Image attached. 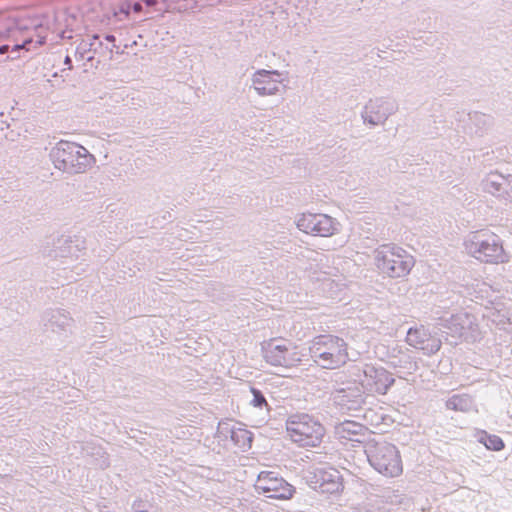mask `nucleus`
<instances>
[{"label": "nucleus", "mask_w": 512, "mask_h": 512, "mask_svg": "<svg viewBox=\"0 0 512 512\" xmlns=\"http://www.w3.org/2000/svg\"><path fill=\"white\" fill-rule=\"evenodd\" d=\"M158 0H147L146 3L147 5H152V4H155L157 3Z\"/></svg>", "instance_id": "nucleus-20"}, {"label": "nucleus", "mask_w": 512, "mask_h": 512, "mask_svg": "<svg viewBox=\"0 0 512 512\" xmlns=\"http://www.w3.org/2000/svg\"><path fill=\"white\" fill-rule=\"evenodd\" d=\"M44 43L45 37L37 34L36 29L13 28L9 31L8 43L0 46V54L16 53V58L21 56V51H35Z\"/></svg>", "instance_id": "nucleus-6"}, {"label": "nucleus", "mask_w": 512, "mask_h": 512, "mask_svg": "<svg viewBox=\"0 0 512 512\" xmlns=\"http://www.w3.org/2000/svg\"><path fill=\"white\" fill-rule=\"evenodd\" d=\"M478 441L488 450L492 451H501L505 447L503 440L499 436L489 434L486 431L478 432Z\"/></svg>", "instance_id": "nucleus-16"}, {"label": "nucleus", "mask_w": 512, "mask_h": 512, "mask_svg": "<svg viewBox=\"0 0 512 512\" xmlns=\"http://www.w3.org/2000/svg\"><path fill=\"white\" fill-rule=\"evenodd\" d=\"M474 255L478 260L486 263L498 264L508 261L502 244L495 236L479 243L474 250Z\"/></svg>", "instance_id": "nucleus-11"}, {"label": "nucleus", "mask_w": 512, "mask_h": 512, "mask_svg": "<svg viewBox=\"0 0 512 512\" xmlns=\"http://www.w3.org/2000/svg\"><path fill=\"white\" fill-rule=\"evenodd\" d=\"M140 9H141L140 4H135V5H134V10H135V11H139Z\"/></svg>", "instance_id": "nucleus-21"}, {"label": "nucleus", "mask_w": 512, "mask_h": 512, "mask_svg": "<svg viewBox=\"0 0 512 512\" xmlns=\"http://www.w3.org/2000/svg\"><path fill=\"white\" fill-rule=\"evenodd\" d=\"M239 432H240V433H242L243 435L247 436V439H248L249 441H251V438H250V436L248 435V434H249V432H248V431H246V430H239Z\"/></svg>", "instance_id": "nucleus-19"}, {"label": "nucleus", "mask_w": 512, "mask_h": 512, "mask_svg": "<svg viewBox=\"0 0 512 512\" xmlns=\"http://www.w3.org/2000/svg\"><path fill=\"white\" fill-rule=\"evenodd\" d=\"M315 363L324 369H339L349 361L348 344L335 335H319L310 345Z\"/></svg>", "instance_id": "nucleus-2"}, {"label": "nucleus", "mask_w": 512, "mask_h": 512, "mask_svg": "<svg viewBox=\"0 0 512 512\" xmlns=\"http://www.w3.org/2000/svg\"><path fill=\"white\" fill-rule=\"evenodd\" d=\"M277 77H279L277 72H270L266 70L257 72L253 80L255 90L260 95L275 94L280 86V81L276 79Z\"/></svg>", "instance_id": "nucleus-15"}, {"label": "nucleus", "mask_w": 512, "mask_h": 512, "mask_svg": "<svg viewBox=\"0 0 512 512\" xmlns=\"http://www.w3.org/2000/svg\"><path fill=\"white\" fill-rule=\"evenodd\" d=\"M236 435H237V434H236L235 432H233L232 438H235V437H236Z\"/></svg>", "instance_id": "nucleus-22"}, {"label": "nucleus", "mask_w": 512, "mask_h": 512, "mask_svg": "<svg viewBox=\"0 0 512 512\" xmlns=\"http://www.w3.org/2000/svg\"><path fill=\"white\" fill-rule=\"evenodd\" d=\"M368 460L385 477H398L403 472L401 456L394 445L375 444L369 450Z\"/></svg>", "instance_id": "nucleus-5"}, {"label": "nucleus", "mask_w": 512, "mask_h": 512, "mask_svg": "<svg viewBox=\"0 0 512 512\" xmlns=\"http://www.w3.org/2000/svg\"><path fill=\"white\" fill-rule=\"evenodd\" d=\"M406 341L410 346L431 355L439 351L441 342L433 337L424 327L409 329Z\"/></svg>", "instance_id": "nucleus-12"}, {"label": "nucleus", "mask_w": 512, "mask_h": 512, "mask_svg": "<svg viewBox=\"0 0 512 512\" xmlns=\"http://www.w3.org/2000/svg\"><path fill=\"white\" fill-rule=\"evenodd\" d=\"M55 166L63 171L83 172L93 162L87 149L71 142H60L53 151Z\"/></svg>", "instance_id": "nucleus-4"}, {"label": "nucleus", "mask_w": 512, "mask_h": 512, "mask_svg": "<svg viewBox=\"0 0 512 512\" xmlns=\"http://www.w3.org/2000/svg\"><path fill=\"white\" fill-rule=\"evenodd\" d=\"M285 428L288 438L298 447L305 449L320 447L326 435L324 425L307 413L289 416Z\"/></svg>", "instance_id": "nucleus-1"}, {"label": "nucleus", "mask_w": 512, "mask_h": 512, "mask_svg": "<svg viewBox=\"0 0 512 512\" xmlns=\"http://www.w3.org/2000/svg\"><path fill=\"white\" fill-rule=\"evenodd\" d=\"M264 357L267 363L286 368L293 367L301 361L297 353L290 352L286 345L269 344L265 349Z\"/></svg>", "instance_id": "nucleus-13"}, {"label": "nucleus", "mask_w": 512, "mask_h": 512, "mask_svg": "<svg viewBox=\"0 0 512 512\" xmlns=\"http://www.w3.org/2000/svg\"><path fill=\"white\" fill-rule=\"evenodd\" d=\"M65 64H67V65H68V69H71V68H72V66H71V59H70V57H69V56H66V57H65Z\"/></svg>", "instance_id": "nucleus-18"}, {"label": "nucleus", "mask_w": 512, "mask_h": 512, "mask_svg": "<svg viewBox=\"0 0 512 512\" xmlns=\"http://www.w3.org/2000/svg\"><path fill=\"white\" fill-rule=\"evenodd\" d=\"M300 230L307 234L329 237L336 231L334 220L325 214H303L297 222Z\"/></svg>", "instance_id": "nucleus-8"}, {"label": "nucleus", "mask_w": 512, "mask_h": 512, "mask_svg": "<svg viewBox=\"0 0 512 512\" xmlns=\"http://www.w3.org/2000/svg\"><path fill=\"white\" fill-rule=\"evenodd\" d=\"M251 392L253 394V405L256 406V407H261L262 405H266L267 402H266V399L265 397L262 395V393L255 389V388H252L251 389Z\"/></svg>", "instance_id": "nucleus-17"}, {"label": "nucleus", "mask_w": 512, "mask_h": 512, "mask_svg": "<svg viewBox=\"0 0 512 512\" xmlns=\"http://www.w3.org/2000/svg\"><path fill=\"white\" fill-rule=\"evenodd\" d=\"M335 434L342 442L362 443L369 434V429L361 423L346 420L335 427Z\"/></svg>", "instance_id": "nucleus-14"}, {"label": "nucleus", "mask_w": 512, "mask_h": 512, "mask_svg": "<svg viewBox=\"0 0 512 512\" xmlns=\"http://www.w3.org/2000/svg\"><path fill=\"white\" fill-rule=\"evenodd\" d=\"M375 261L377 268L390 278L405 277L415 265L411 254L392 244L380 246L376 250Z\"/></svg>", "instance_id": "nucleus-3"}, {"label": "nucleus", "mask_w": 512, "mask_h": 512, "mask_svg": "<svg viewBox=\"0 0 512 512\" xmlns=\"http://www.w3.org/2000/svg\"><path fill=\"white\" fill-rule=\"evenodd\" d=\"M364 385L368 391L384 395L393 385L392 374L383 367L366 365L364 369Z\"/></svg>", "instance_id": "nucleus-10"}, {"label": "nucleus", "mask_w": 512, "mask_h": 512, "mask_svg": "<svg viewBox=\"0 0 512 512\" xmlns=\"http://www.w3.org/2000/svg\"><path fill=\"white\" fill-rule=\"evenodd\" d=\"M255 489L258 493L278 500H289L295 494V488L274 471L260 472Z\"/></svg>", "instance_id": "nucleus-7"}, {"label": "nucleus", "mask_w": 512, "mask_h": 512, "mask_svg": "<svg viewBox=\"0 0 512 512\" xmlns=\"http://www.w3.org/2000/svg\"><path fill=\"white\" fill-rule=\"evenodd\" d=\"M314 478V487L322 494L340 495L344 490L343 477L335 468L319 469Z\"/></svg>", "instance_id": "nucleus-9"}]
</instances>
